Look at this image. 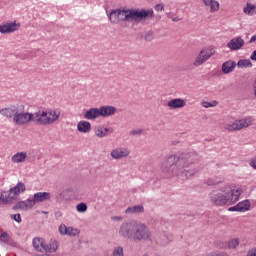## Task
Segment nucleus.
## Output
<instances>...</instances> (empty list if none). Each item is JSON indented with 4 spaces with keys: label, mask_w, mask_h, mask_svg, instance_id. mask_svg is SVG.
<instances>
[{
    "label": "nucleus",
    "mask_w": 256,
    "mask_h": 256,
    "mask_svg": "<svg viewBox=\"0 0 256 256\" xmlns=\"http://www.w3.org/2000/svg\"><path fill=\"white\" fill-rule=\"evenodd\" d=\"M241 197V188H233L231 185L213 190L208 195V201L213 207H229L235 205Z\"/></svg>",
    "instance_id": "4"
},
{
    "label": "nucleus",
    "mask_w": 256,
    "mask_h": 256,
    "mask_svg": "<svg viewBox=\"0 0 256 256\" xmlns=\"http://www.w3.org/2000/svg\"><path fill=\"white\" fill-rule=\"evenodd\" d=\"M243 12L246 15H250V16L256 15V5H253L251 3H247L246 7L243 8Z\"/></svg>",
    "instance_id": "28"
},
{
    "label": "nucleus",
    "mask_w": 256,
    "mask_h": 256,
    "mask_svg": "<svg viewBox=\"0 0 256 256\" xmlns=\"http://www.w3.org/2000/svg\"><path fill=\"white\" fill-rule=\"evenodd\" d=\"M112 221H123V217L121 216H113Z\"/></svg>",
    "instance_id": "45"
},
{
    "label": "nucleus",
    "mask_w": 256,
    "mask_h": 256,
    "mask_svg": "<svg viewBox=\"0 0 256 256\" xmlns=\"http://www.w3.org/2000/svg\"><path fill=\"white\" fill-rule=\"evenodd\" d=\"M145 41L151 42L155 39V33L153 31H148L144 35Z\"/></svg>",
    "instance_id": "35"
},
{
    "label": "nucleus",
    "mask_w": 256,
    "mask_h": 256,
    "mask_svg": "<svg viewBox=\"0 0 256 256\" xmlns=\"http://www.w3.org/2000/svg\"><path fill=\"white\" fill-rule=\"evenodd\" d=\"M239 243V238H234L225 245V249H237V247H239Z\"/></svg>",
    "instance_id": "29"
},
{
    "label": "nucleus",
    "mask_w": 256,
    "mask_h": 256,
    "mask_svg": "<svg viewBox=\"0 0 256 256\" xmlns=\"http://www.w3.org/2000/svg\"><path fill=\"white\" fill-rule=\"evenodd\" d=\"M130 137H141V135H143V129H132L129 132Z\"/></svg>",
    "instance_id": "32"
},
{
    "label": "nucleus",
    "mask_w": 256,
    "mask_h": 256,
    "mask_svg": "<svg viewBox=\"0 0 256 256\" xmlns=\"http://www.w3.org/2000/svg\"><path fill=\"white\" fill-rule=\"evenodd\" d=\"M27 161V152H17L11 157V162L19 165L20 163H25Z\"/></svg>",
    "instance_id": "23"
},
{
    "label": "nucleus",
    "mask_w": 256,
    "mask_h": 256,
    "mask_svg": "<svg viewBox=\"0 0 256 256\" xmlns=\"http://www.w3.org/2000/svg\"><path fill=\"white\" fill-rule=\"evenodd\" d=\"M203 3L208 7L210 13H217L219 11L220 4L217 0H203Z\"/></svg>",
    "instance_id": "24"
},
{
    "label": "nucleus",
    "mask_w": 256,
    "mask_h": 256,
    "mask_svg": "<svg viewBox=\"0 0 256 256\" xmlns=\"http://www.w3.org/2000/svg\"><path fill=\"white\" fill-rule=\"evenodd\" d=\"M199 161L201 157L196 153L170 154L161 162L160 169L168 177H178L182 181H187L201 171L197 166Z\"/></svg>",
    "instance_id": "1"
},
{
    "label": "nucleus",
    "mask_w": 256,
    "mask_h": 256,
    "mask_svg": "<svg viewBox=\"0 0 256 256\" xmlns=\"http://www.w3.org/2000/svg\"><path fill=\"white\" fill-rule=\"evenodd\" d=\"M22 203L24 204L25 208L29 211V209H31L34 205H35V201L31 198L22 201Z\"/></svg>",
    "instance_id": "33"
},
{
    "label": "nucleus",
    "mask_w": 256,
    "mask_h": 256,
    "mask_svg": "<svg viewBox=\"0 0 256 256\" xmlns=\"http://www.w3.org/2000/svg\"><path fill=\"white\" fill-rule=\"evenodd\" d=\"M76 211H78V213H85L87 211V204L84 202L79 203L76 206Z\"/></svg>",
    "instance_id": "34"
},
{
    "label": "nucleus",
    "mask_w": 256,
    "mask_h": 256,
    "mask_svg": "<svg viewBox=\"0 0 256 256\" xmlns=\"http://www.w3.org/2000/svg\"><path fill=\"white\" fill-rule=\"evenodd\" d=\"M186 105L187 102H185V99L183 98H173L167 102L168 109H171L172 111L183 109Z\"/></svg>",
    "instance_id": "14"
},
{
    "label": "nucleus",
    "mask_w": 256,
    "mask_h": 256,
    "mask_svg": "<svg viewBox=\"0 0 256 256\" xmlns=\"http://www.w3.org/2000/svg\"><path fill=\"white\" fill-rule=\"evenodd\" d=\"M153 15V9H115L108 14V17L110 23L119 25V23H131V21L142 23V21H147V19H153Z\"/></svg>",
    "instance_id": "3"
},
{
    "label": "nucleus",
    "mask_w": 256,
    "mask_h": 256,
    "mask_svg": "<svg viewBox=\"0 0 256 256\" xmlns=\"http://www.w3.org/2000/svg\"><path fill=\"white\" fill-rule=\"evenodd\" d=\"M55 217H57V218L63 217V213L61 211H57V212H55Z\"/></svg>",
    "instance_id": "48"
},
{
    "label": "nucleus",
    "mask_w": 256,
    "mask_h": 256,
    "mask_svg": "<svg viewBox=\"0 0 256 256\" xmlns=\"http://www.w3.org/2000/svg\"><path fill=\"white\" fill-rule=\"evenodd\" d=\"M208 185H217V182H208Z\"/></svg>",
    "instance_id": "49"
},
{
    "label": "nucleus",
    "mask_w": 256,
    "mask_h": 256,
    "mask_svg": "<svg viewBox=\"0 0 256 256\" xmlns=\"http://www.w3.org/2000/svg\"><path fill=\"white\" fill-rule=\"evenodd\" d=\"M245 45V40L241 37H234L228 43L227 47L230 51H239Z\"/></svg>",
    "instance_id": "13"
},
{
    "label": "nucleus",
    "mask_w": 256,
    "mask_h": 256,
    "mask_svg": "<svg viewBox=\"0 0 256 256\" xmlns=\"http://www.w3.org/2000/svg\"><path fill=\"white\" fill-rule=\"evenodd\" d=\"M0 239H4L6 243H9V234L7 232H3L0 234Z\"/></svg>",
    "instance_id": "41"
},
{
    "label": "nucleus",
    "mask_w": 256,
    "mask_h": 256,
    "mask_svg": "<svg viewBox=\"0 0 256 256\" xmlns=\"http://www.w3.org/2000/svg\"><path fill=\"white\" fill-rule=\"evenodd\" d=\"M235 67H237L235 60H228L222 64V73L224 75H229V73L235 71Z\"/></svg>",
    "instance_id": "21"
},
{
    "label": "nucleus",
    "mask_w": 256,
    "mask_h": 256,
    "mask_svg": "<svg viewBox=\"0 0 256 256\" xmlns=\"http://www.w3.org/2000/svg\"><path fill=\"white\" fill-rule=\"evenodd\" d=\"M250 166L253 167V169H256V158L250 161Z\"/></svg>",
    "instance_id": "44"
},
{
    "label": "nucleus",
    "mask_w": 256,
    "mask_h": 256,
    "mask_svg": "<svg viewBox=\"0 0 256 256\" xmlns=\"http://www.w3.org/2000/svg\"><path fill=\"white\" fill-rule=\"evenodd\" d=\"M214 55L215 50L213 48H203L193 60V67H201V65H205V63H207V61H209Z\"/></svg>",
    "instance_id": "8"
},
{
    "label": "nucleus",
    "mask_w": 256,
    "mask_h": 256,
    "mask_svg": "<svg viewBox=\"0 0 256 256\" xmlns=\"http://www.w3.org/2000/svg\"><path fill=\"white\" fill-rule=\"evenodd\" d=\"M94 135L99 139H103L109 135V128L103 125H98L94 128Z\"/></svg>",
    "instance_id": "22"
},
{
    "label": "nucleus",
    "mask_w": 256,
    "mask_h": 256,
    "mask_svg": "<svg viewBox=\"0 0 256 256\" xmlns=\"http://www.w3.org/2000/svg\"><path fill=\"white\" fill-rule=\"evenodd\" d=\"M31 121H33V113L26 112L25 106L20 104L16 116H14L13 123H15V125L23 126L29 125Z\"/></svg>",
    "instance_id": "7"
},
{
    "label": "nucleus",
    "mask_w": 256,
    "mask_h": 256,
    "mask_svg": "<svg viewBox=\"0 0 256 256\" xmlns=\"http://www.w3.org/2000/svg\"><path fill=\"white\" fill-rule=\"evenodd\" d=\"M154 9L155 11H163L165 9V6H163V4H156Z\"/></svg>",
    "instance_id": "43"
},
{
    "label": "nucleus",
    "mask_w": 256,
    "mask_h": 256,
    "mask_svg": "<svg viewBox=\"0 0 256 256\" xmlns=\"http://www.w3.org/2000/svg\"><path fill=\"white\" fill-rule=\"evenodd\" d=\"M32 245H33L34 249L36 251H38L39 253H46L47 242L45 241V239H43L41 237H36L33 239Z\"/></svg>",
    "instance_id": "15"
},
{
    "label": "nucleus",
    "mask_w": 256,
    "mask_h": 256,
    "mask_svg": "<svg viewBox=\"0 0 256 256\" xmlns=\"http://www.w3.org/2000/svg\"><path fill=\"white\" fill-rule=\"evenodd\" d=\"M236 65L239 69H249L253 67V63L249 59H240Z\"/></svg>",
    "instance_id": "27"
},
{
    "label": "nucleus",
    "mask_w": 256,
    "mask_h": 256,
    "mask_svg": "<svg viewBox=\"0 0 256 256\" xmlns=\"http://www.w3.org/2000/svg\"><path fill=\"white\" fill-rule=\"evenodd\" d=\"M251 61H256V50H254L250 56Z\"/></svg>",
    "instance_id": "46"
},
{
    "label": "nucleus",
    "mask_w": 256,
    "mask_h": 256,
    "mask_svg": "<svg viewBox=\"0 0 256 256\" xmlns=\"http://www.w3.org/2000/svg\"><path fill=\"white\" fill-rule=\"evenodd\" d=\"M250 43H254L256 45V34L250 38Z\"/></svg>",
    "instance_id": "47"
},
{
    "label": "nucleus",
    "mask_w": 256,
    "mask_h": 256,
    "mask_svg": "<svg viewBox=\"0 0 256 256\" xmlns=\"http://www.w3.org/2000/svg\"><path fill=\"white\" fill-rule=\"evenodd\" d=\"M255 123V119L251 116H245L239 119H236L234 122L225 123L224 129L225 131L233 132V131H243V129H249Z\"/></svg>",
    "instance_id": "6"
},
{
    "label": "nucleus",
    "mask_w": 256,
    "mask_h": 256,
    "mask_svg": "<svg viewBox=\"0 0 256 256\" xmlns=\"http://www.w3.org/2000/svg\"><path fill=\"white\" fill-rule=\"evenodd\" d=\"M145 207L143 205H135L128 207L125 210L126 215H139L140 213H144Z\"/></svg>",
    "instance_id": "25"
},
{
    "label": "nucleus",
    "mask_w": 256,
    "mask_h": 256,
    "mask_svg": "<svg viewBox=\"0 0 256 256\" xmlns=\"http://www.w3.org/2000/svg\"><path fill=\"white\" fill-rule=\"evenodd\" d=\"M100 117H112L117 113V108L110 105L101 106L98 108Z\"/></svg>",
    "instance_id": "17"
},
{
    "label": "nucleus",
    "mask_w": 256,
    "mask_h": 256,
    "mask_svg": "<svg viewBox=\"0 0 256 256\" xmlns=\"http://www.w3.org/2000/svg\"><path fill=\"white\" fill-rule=\"evenodd\" d=\"M99 117H101L99 108H90L84 113V119L87 121H95L99 119Z\"/></svg>",
    "instance_id": "19"
},
{
    "label": "nucleus",
    "mask_w": 256,
    "mask_h": 256,
    "mask_svg": "<svg viewBox=\"0 0 256 256\" xmlns=\"http://www.w3.org/2000/svg\"><path fill=\"white\" fill-rule=\"evenodd\" d=\"M51 199V193L49 192H38L35 193L33 196L34 205H37V203H43L45 201H49Z\"/></svg>",
    "instance_id": "20"
},
{
    "label": "nucleus",
    "mask_w": 256,
    "mask_h": 256,
    "mask_svg": "<svg viewBox=\"0 0 256 256\" xmlns=\"http://www.w3.org/2000/svg\"><path fill=\"white\" fill-rule=\"evenodd\" d=\"M113 256H124L123 254V247L118 246L116 248H114L113 252H112Z\"/></svg>",
    "instance_id": "36"
},
{
    "label": "nucleus",
    "mask_w": 256,
    "mask_h": 256,
    "mask_svg": "<svg viewBox=\"0 0 256 256\" xmlns=\"http://www.w3.org/2000/svg\"><path fill=\"white\" fill-rule=\"evenodd\" d=\"M27 191V186L23 182H18L14 187L10 188L8 192H6L5 196L8 203H11V201H15L17 197L22 195V193H25Z\"/></svg>",
    "instance_id": "9"
},
{
    "label": "nucleus",
    "mask_w": 256,
    "mask_h": 256,
    "mask_svg": "<svg viewBox=\"0 0 256 256\" xmlns=\"http://www.w3.org/2000/svg\"><path fill=\"white\" fill-rule=\"evenodd\" d=\"M79 233H81V231H79V229L73 228V227H68L66 235H68L69 237H77V235H79Z\"/></svg>",
    "instance_id": "31"
},
{
    "label": "nucleus",
    "mask_w": 256,
    "mask_h": 256,
    "mask_svg": "<svg viewBox=\"0 0 256 256\" xmlns=\"http://www.w3.org/2000/svg\"><path fill=\"white\" fill-rule=\"evenodd\" d=\"M20 106L21 104H15L8 107L0 108V115H2V117H5L6 119H12V121H14Z\"/></svg>",
    "instance_id": "12"
},
{
    "label": "nucleus",
    "mask_w": 256,
    "mask_h": 256,
    "mask_svg": "<svg viewBox=\"0 0 256 256\" xmlns=\"http://www.w3.org/2000/svg\"><path fill=\"white\" fill-rule=\"evenodd\" d=\"M131 155V150L127 147H116L110 151L111 159L114 161H121V159H127Z\"/></svg>",
    "instance_id": "10"
},
{
    "label": "nucleus",
    "mask_w": 256,
    "mask_h": 256,
    "mask_svg": "<svg viewBox=\"0 0 256 256\" xmlns=\"http://www.w3.org/2000/svg\"><path fill=\"white\" fill-rule=\"evenodd\" d=\"M68 228L65 224H61L58 228L60 235H67Z\"/></svg>",
    "instance_id": "37"
},
{
    "label": "nucleus",
    "mask_w": 256,
    "mask_h": 256,
    "mask_svg": "<svg viewBox=\"0 0 256 256\" xmlns=\"http://www.w3.org/2000/svg\"><path fill=\"white\" fill-rule=\"evenodd\" d=\"M201 105L204 107V109H209L211 107H217V105H219V102H217V100H213L211 102L202 101Z\"/></svg>",
    "instance_id": "30"
},
{
    "label": "nucleus",
    "mask_w": 256,
    "mask_h": 256,
    "mask_svg": "<svg viewBox=\"0 0 256 256\" xmlns=\"http://www.w3.org/2000/svg\"><path fill=\"white\" fill-rule=\"evenodd\" d=\"M5 195H7V191L0 192V203H8V199Z\"/></svg>",
    "instance_id": "39"
},
{
    "label": "nucleus",
    "mask_w": 256,
    "mask_h": 256,
    "mask_svg": "<svg viewBox=\"0 0 256 256\" xmlns=\"http://www.w3.org/2000/svg\"><path fill=\"white\" fill-rule=\"evenodd\" d=\"M77 131L78 133H82L87 135V133H91V122L87 120H81L77 123Z\"/></svg>",
    "instance_id": "18"
},
{
    "label": "nucleus",
    "mask_w": 256,
    "mask_h": 256,
    "mask_svg": "<svg viewBox=\"0 0 256 256\" xmlns=\"http://www.w3.org/2000/svg\"><path fill=\"white\" fill-rule=\"evenodd\" d=\"M21 29V23L17 21H8L6 23L0 24V33L2 35H9L15 33Z\"/></svg>",
    "instance_id": "11"
},
{
    "label": "nucleus",
    "mask_w": 256,
    "mask_h": 256,
    "mask_svg": "<svg viewBox=\"0 0 256 256\" xmlns=\"http://www.w3.org/2000/svg\"><path fill=\"white\" fill-rule=\"evenodd\" d=\"M14 209H20L21 211H28L23 201L17 202L14 206Z\"/></svg>",
    "instance_id": "38"
},
{
    "label": "nucleus",
    "mask_w": 256,
    "mask_h": 256,
    "mask_svg": "<svg viewBox=\"0 0 256 256\" xmlns=\"http://www.w3.org/2000/svg\"><path fill=\"white\" fill-rule=\"evenodd\" d=\"M249 209H251V202H249V200H243L242 202H239L236 206L230 207L228 211L245 213V211H249Z\"/></svg>",
    "instance_id": "16"
},
{
    "label": "nucleus",
    "mask_w": 256,
    "mask_h": 256,
    "mask_svg": "<svg viewBox=\"0 0 256 256\" xmlns=\"http://www.w3.org/2000/svg\"><path fill=\"white\" fill-rule=\"evenodd\" d=\"M11 219H13L14 221H16V223H21V214H13L11 216Z\"/></svg>",
    "instance_id": "40"
},
{
    "label": "nucleus",
    "mask_w": 256,
    "mask_h": 256,
    "mask_svg": "<svg viewBox=\"0 0 256 256\" xmlns=\"http://www.w3.org/2000/svg\"><path fill=\"white\" fill-rule=\"evenodd\" d=\"M61 117V111L55 110H39L33 114V121L38 125H53L56 121H59Z\"/></svg>",
    "instance_id": "5"
},
{
    "label": "nucleus",
    "mask_w": 256,
    "mask_h": 256,
    "mask_svg": "<svg viewBox=\"0 0 256 256\" xmlns=\"http://www.w3.org/2000/svg\"><path fill=\"white\" fill-rule=\"evenodd\" d=\"M57 249H59V245L57 244V241L52 240L49 243H46L45 253H56Z\"/></svg>",
    "instance_id": "26"
},
{
    "label": "nucleus",
    "mask_w": 256,
    "mask_h": 256,
    "mask_svg": "<svg viewBox=\"0 0 256 256\" xmlns=\"http://www.w3.org/2000/svg\"><path fill=\"white\" fill-rule=\"evenodd\" d=\"M246 256H256V247L250 248L247 251Z\"/></svg>",
    "instance_id": "42"
},
{
    "label": "nucleus",
    "mask_w": 256,
    "mask_h": 256,
    "mask_svg": "<svg viewBox=\"0 0 256 256\" xmlns=\"http://www.w3.org/2000/svg\"><path fill=\"white\" fill-rule=\"evenodd\" d=\"M118 235L122 239L132 241H151V229L147 224L137 220L124 221L118 229Z\"/></svg>",
    "instance_id": "2"
}]
</instances>
